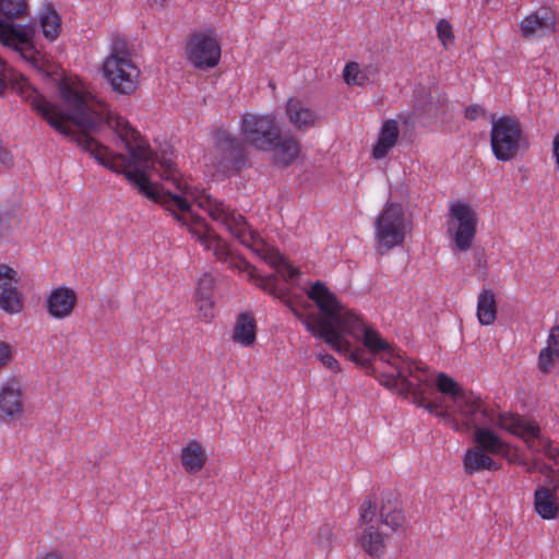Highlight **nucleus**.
<instances>
[{
    "mask_svg": "<svg viewBox=\"0 0 559 559\" xmlns=\"http://www.w3.org/2000/svg\"><path fill=\"white\" fill-rule=\"evenodd\" d=\"M475 447L491 455H507L509 445L496 432L487 426H478L474 428Z\"/></svg>",
    "mask_w": 559,
    "mask_h": 559,
    "instance_id": "21",
    "label": "nucleus"
},
{
    "mask_svg": "<svg viewBox=\"0 0 559 559\" xmlns=\"http://www.w3.org/2000/svg\"><path fill=\"white\" fill-rule=\"evenodd\" d=\"M0 163L7 168L13 165L12 154L3 146L2 141H0Z\"/></svg>",
    "mask_w": 559,
    "mask_h": 559,
    "instance_id": "46",
    "label": "nucleus"
},
{
    "mask_svg": "<svg viewBox=\"0 0 559 559\" xmlns=\"http://www.w3.org/2000/svg\"><path fill=\"white\" fill-rule=\"evenodd\" d=\"M436 385L439 392L450 396L452 403L466 391L454 379L443 372L438 373Z\"/></svg>",
    "mask_w": 559,
    "mask_h": 559,
    "instance_id": "31",
    "label": "nucleus"
},
{
    "mask_svg": "<svg viewBox=\"0 0 559 559\" xmlns=\"http://www.w3.org/2000/svg\"><path fill=\"white\" fill-rule=\"evenodd\" d=\"M437 35L444 48L454 41V34L451 23L448 20H440L436 26Z\"/></svg>",
    "mask_w": 559,
    "mask_h": 559,
    "instance_id": "35",
    "label": "nucleus"
},
{
    "mask_svg": "<svg viewBox=\"0 0 559 559\" xmlns=\"http://www.w3.org/2000/svg\"><path fill=\"white\" fill-rule=\"evenodd\" d=\"M405 513L403 502L399 497H394L393 500H386V526L396 531L405 524Z\"/></svg>",
    "mask_w": 559,
    "mask_h": 559,
    "instance_id": "30",
    "label": "nucleus"
},
{
    "mask_svg": "<svg viewBox=\"0 0 559 559\" xmlns=\"http://www.w3.org/2000/svg\"><path fill=\"white\" fill-rule=\"evenodd\" d=\"M477 319L483 325H490L497 318V302L490 289H481L477 298Z\"/></svg>",
    "mask_w": 559,
    "mask_h": 559,
    "instance_id": "28",
    "label": "nucleus"
},
{
    "mask_svg": "<svg viewBox=\"0 0 559 559\" xmlns=\"http://www.w3.org/2000/svg\"><path fill=\"white\" fill-rule=\"evenodd\" d=\"M386 389L404 397H412L414 404L430 414L451 418L452 413L442 409L441 402L432 400L435 393L432 373L427 365L411 361L401 355V350L386 343Z\"/></svg>",
    "mask_w": 559,
    "mask_h": 559,
    "instance_id": "5",
    "label": "nucleus"
},
{
    "mask_svg": "<svg viewBox=\"0 0 559 559\" xmlns=\"http://www.w3.org/2000/svg\"><path fill=\"white\" fill-rule=\"evenodd\" d=\"M377 506L372 501H365L361 506L360 522L366 524L359 543L362 549L373 559H380L384 550L383 533L379 528V524L384 523L383 507H381L379 516L376 519V525L372 521L376 518Z\"/></svg>",
    "mask_w": 559,
    "mask_h": 559,
    "instance_id": "10",
    "label": "nucleus"
},
{
    "mask_svg": "<svg viewBox=\"0 0 559 559\" xmlns=\"http://www.w3.org/2000/svg\"><path fill=\"white\" fill-rule=\"evenodd\" d=\"M19 283L17 272L8 264H0V308L7 313H19L24 307L22 293L16 287Z\"/></svg>",
    "mask_w": 559,
    "mask_h": 559,
    "instance_id": "15",
    "label": "nucleus"
},
{
    "mask_svg": "<svg viewBox=\"0 0 559 559\" xmlns=\"http://www.w3.org/2000/svg\"><path fill=\"white\" fill-rule=\"evenodd\" d=\"M274 163L282 168L292 165L298 157L300 144L294 136H282V130L278 132V140L272 144Z\"/></svg>",
    "mask_w": 559,
    "mask_h": 559,
    "instance_id": "22",
    "label": "nucleus"
},
{
    "mask_svg": "<svg viewBox=\"0 0 559 559\" xmlns=\"http://www.w3.org/2000/svg\"><path fill=\"white\" fill-rule=\"evenodd\" d=\"M372 156L376 159L384 157V122H382L376 145L372 150Z\"/></svg>",
    "mask_w": 559,
    "mask_h": 559,
    "instance_id": "42",
    "label": "nucleus"
},
{
    "mask_svg": "<svg viewBox=\"0 0 559 559\" xmlns=\"http://www.w3.org/2000/svg\"><path fill=\"white\" fill-rule=\"evenodd\" d=\"M4 61L0 58V68L2 69L4 67Z\"/></svg>",
    "mask_w": 559,
    "mask_h": 559,
    "instance_id": "52",
    "label": "nucleus"
},
{
    "mask_svg": "<svg viewBox=\"0 0 559 559\" xmlns=\"http://www.w3.org/2000/svg\"><path fill=\"white\" fill-rule=\"evenodd\" d=\"M198 309L200 311V314L204 318L205 321H209L213 318V307L214 302L212 300V297H205V298H195Z\"/></svg>",
    "mask_w": 559,
    "mask_h": 559,
    "instance_id": "38",
    "label": "nucleus"
},
{
    "mask_svg": "<svg viewBox=\"0 0 559 559\" xmlns=\"http://www.w3.org/2000/svg\"><path fill=\"white\" fill-rule=\"evenodd\" d=\"M219 148L224 157L230 162L233 169L237 173L247 167L248 156L243 143L229 133L223 132L218 136Z\"/></svg>",
    "mask_w": 559,
    "mask_h": 559,
    "instance_id": "19",
    "label": "nucleus"
},
{
    "mask_svg": "<svg viewBox=\"0 0 559 559\" xmlns=\"http://www.w3.org/2000/svg\"><path fill=\"white\" fill-rule=\"evenodd\" d=\"M43 559H61V557L56 552H49Z\"/></svg>",
    "mask_w": 559,
    "mask_h": 559,
    "instance_id": "49",
    "label": "nucleus"
},
{
    "mask_svg": "<svg viewBox=\"0 0 559 559\" xmlns=\"http://www.w3.org/2000/svg\"><path fill=\"white\" fill-rule=\"evenodd\" d=\"M545 352H554L559 355V325H554L548 334Z\"/></svg>",
    "mask_w": 559,
    "mask_h": 559,
    "instance_id": "39",
    "label": "nucleus"
},
{
    "mask_svg": "<svg viewBox=\"0 0 559 559\" xmlns=\"http://www.w3.org/2000/svg\"><path fill=\"white\" fill-rule=\"evenodd\" d=\"M453 414L461 419V423L453 419L454 429L457 431L474 429L478 426L497 425L520 437L532 451L543 452L551 459L558 454V450L552 448L550 441L540 436L537 424L520 415L498 414L473 391L466 390L455 399Z\"/></svg>",
    "mask_w": 559,
    "mask_h": 559,
    "instance_id": "3",
    "label": "nucleus"
},
{
    "mask_svg": "<svg viewBox=\"0 0 559 559\" xmlns=\"http://www.w3.org/2000/svg\"><path fill=\"white\" fill-rule=\"evenodd\" d=\"M463 467L467 475H474L481 471H498L501 465L491 457V454L473 447L466 451L463 457Z\"/></svg>",
    "mask_w": 559,
    "mask_h": 559,
    "instance_id": "23",
    "label": "nucleus"
},
{
    "mask_svg": "<svg viewBox=\"0 0 559 559\" xmlns=\"http://www.w3.org/2000/svg\"><path fill=\"white\" fill-rule=\"evenodd\" d=\"M22 414V391L19 382L12 379L0 392V420L20 418Z\"/></svg>",
    "mask_w": 559,
    "mask_h": 559,
    "instance_id": "17",
    "label": "nucleus"
},
{
    "mask_svg": "<svg viewBox=\"0 0 559 559\" xmlns=\"http://www.w3.org/2000/svg\"><path fill=\"white\" fill-rule=\"evenodd\" d=\"M557 359H559V355H555L554 352H545V348H542L538 355V368L544 373H549Z\"/></svg>",
    "mask_w": 559,
    "mask_h": 559,
    "instance_id": "37",
    "label": "nucleus"
},
{
    "mask_svg": "<svg viewBox=\"0 0 559 559\" xmlns=\"http://www.w3.org/2000/svg\"><path fill=\"white\" fill-rule=\"evenodd\" d=\"M35 25L15 24L0 19V43L19 51L21 56L32 62H36L34 47Z\"/></svg>",
    "mask_w": 559,
    "mask_h": 559,
    "instance_id": "11",
    "label": "nucleus"
},
{
    "mask_svg": "<svg viewBox=\"0 0 559 559\" xmlns=\"http://www.w3.org/2000/svg\"><path fill=\"white\" fill-rule=\"evenodd\" d=\"M76 301L78 296L72 288L59 287L50 293L46 302L51 317L63 319L72 313Z\"/></svg>",
    "mask_w": 559,
    "mask_h": 559,
    "instance_id": "18",
    "label": "nucleus"
},
{
    "mask_svg": "<svg viewBox=\"0 0 559 559\" xmlns=\"http://www.w3.org/2000/svg\"><path fill=\"white\" fill-rule=\"evenodd\" d=\"M286 114L290 123L298 130H306L317 121V114L307 107L297 98H289L286 104Z\"/></svg>",
    "mask_w": 559,
    "mask_h": 559,
    "instance_id": "25",
    "label": "nucleus"
},
{
    "mask_svg": "<svg viewBox=\"0 0 559 559\" xmlns=\"http://www.w3.org/2000/svg\"><path fill=\"white\" fill-rule=\"evenodd\" d=\"M130 61L131 60V52L129 49L128 41L126 38L117 35L112 38L111 47H110V53L108 57L105 58L104 61Z\"/></svg>",
    "mask_w": 559,
    "mask_h": 559,
    "instance_id": "33",
    "label": "nucleus"
},
{
    "mask_svg": "<svg viewBox=\"0 0 559 559\" xmlns=\"http://www.w3.org/2000/svg\"><path fill=\"white\" fill-rule=\"evenodd\" d=\"M552 156L555 165L559 169V132L552 139Z\"/></svg>",
    "mask_w": 559,
    "mask_h": 559,
    "instance_id": "47",
    "label": "nucleus"
},
{
    "mask_svg": "<svg viewBox=\"0 0 559 559\" xmlns=\"http://www.w3.org/2000/svg\"><path fill=\"white\" fill-rule=\"evenodd\" d=\"M374 225H376V235H377V240H378L377 250H378V253L380 255H382L383 254L382 245L384 241V209L379 213Z\"/></svg>",
    "mask_w": 559,
    "mask_h": 559,
    "instance_id": "40",
    "label": "nucleus"
},
{
    "mask_svg": "<svg viewBox=\"0 0 559 559\" xmlns=\"http://www.w3.org/2000/svg\"><path fill=\"white\" fill-rule=\"evenodd\" d=\"M124 177L147 199L167 209L178 223L186 225L209 249L212 248L218 260H227L230 255L227 242L213 231L203 217L191 213V204L186 198L152 183L144 170L124 171Z\"/></svg>",
    "mask_w": 559,
    "mask_h": 559,
    "instance_id": "4",
    "label": "nucleus"
},
{
    "mask_svg": "<svg viewBox=\"0 0 559 559\" xmlns=\"http://www.w3.org/2000/svg\"><path fill=\"white\" fill-rule=\"evenodd\" d=\"M181 464L189 474L199 473L205 465L206 454L198 440H191L180 454Z\"/></svg>",
    "mask_w": 559,
    "mask_h": 559,
    "instance_id": "26",
    "label": "nucleus"
},
{
    "mask_svg": "<svg viewBox=\"0 0 559 559\" xmlns=\"http://www.w3.org/2000/svg\"><path fill=\"white\" fill-rule=\"evenodd\" d=\"M102 71L112 92L120 95H131L139 87L140 70L132 60L104 61Z\"/></svg>",
    "mask_w": 559,
    "mask_h": 559,
    "instance_id": "12",
    "label": "nucleus"
},
{
    "mask_svg": "<svg viewBox=\"0 0 559 559\" xmlns=\"http://www.w3.org/2000/svg\"><path fill=\"white\" fill-rule=\"evenodd\" d=\"M12 357V346L0 341V369L3 368Z\"/></svg>",
    "mask_w": 559,
    "mask_h": 559,
    "instance_id": "43",
    "label": "nucleus"
},
{
    "mask_svg": "<svg viewBox=\"0 0 559 559\" xmlns=\"http://www.w3.org/2000/svg\"><path fill=\"white\" fill-rule=\"evenodd\" d=\"M197 200L200 207L206 210L214 221H221L242 245L262 254L263 259L272 266H284L287 271V278L292 280L300 274L296 267L286 263L277 249L266 247L258 233L249 228L245 216L236 214L235 211L229 210L223 202L215 200L212 195L204 192Z\"/></svg>",
    "mask_w": 559,
    "mask_h": 559,
    "instance_id": "6",
    "label": "nucleus"
},
{
    "mask_svg": "<svg viewBox=\"0 0 559 559\" xmlns=\"http://www.w3.org/2000/svg\"><path fill=\"white\" fill-rule=\"evenodd\" d=\"M399 138V126L395 120H386V152L392 148Z\"/></svg>",
    "mask_w": 559,
    "mask_h": 559,
    "instance_id": "41",
    "label": "nucleus"
},
{
    "mask_svg": "<svg viewBox=\"0 0 559 559\" xmlns=\"http://www.w3.org/2000/svg\"><path fill=\"white\" fill-rule=\"evenodd\" d=\"M319 358L326 368L335 372L341 370L338 361L331 354H319Z\"/></svg>",
    "mask_w": 559,
    "mask_h": 559,
    "instance_id": "45",
    "label": "nucleus"
},
{
    "mask_svg": "<svg viewBox=\"0 0 559 559\" xmlns=\"http://www.w3.org/2000/svg\"><path fill=\"white\" fill-rule=\"evenodd\" d=\"M38 16L44 37L49 41H55L61 33V16L55 9L53 3L45 2Z\"/></svg>",
    "mask_w": 559,
    "mask_h": 559,
    "instance_id": "24",
    "label": "nucleus"
},
{
    "mask_svg": "<svg viewBox=\"0 0 559 559\" xmlns=\"http://www.w3.org/2000/svg\"><path fill=\"white\" fill-rule=\"evenodd\" d=\"M379 73V67L367 64L364 71H360L357 62H348L343 71V79L348 85H364L366 81H374V75Z\"/></svg>",
    "mask_w": 559,
    "mask_h": 559,
    "instance_id": "29",
    "label": "nucleus"
},
{
    "mask_svg": "<svg viewBox=\"0 0 559 559\" xmlns=\"http://www.w3.org/2000/svg\"><path fill=\"white\" fill-rule=\"evenodd\" d=\"M254 278L255 285L281 300L302 322L314 337L324 341L338 352H345L367 374L373 373L372 359L384 350V341L353 310L341 304L324 282L317 281L306 292L307 297L318 307L319 313L301 296L289 297L286 288H278L276 275H254V266L240 260Z\"/></svg>",
    "mask_w": 559,
    "mask_h": 559,
    "instance_id": "2",
    "label": "nucleus"
},
{
    "mask_svg": "<svg viewBox=\"0 0 559 559\" xmlns=\"http://www.w3.org/2000/svg\"><path fill=\"white\" fill-rule=\"evenodd\" d=\"M214 285V277L209 273H204L199 280L198 287L195 289V298L212 297Z\"/></svg>",
    "mask_w": 559,
    "mask_h": 559,
    "instance_id": "36",
    "label": "nucleus"
},
{
    "mask_svg": "<svg viewBox=\"0 0 559 559\" xmlns=\"http://www.w3.org/2000/svg\"><path fill=\"white\" fill-rule=\"evenodd\" d=\"M17 84L21 95L51 128L75 142L102 166L124 175V171H130L127 169L130 165L150 168L158 163L164 180L173 182L177 190L191 194V187L180 181L176 165L167 157L168 151L171 153L170 146L160 154L153 151L126 119L114 117L106 107L102 110L93 108L66 79L58 83L66 110L50 105L25 78Z\"/></svg>",
    "mask_w": 559,
    "mask_h": 559,
    "instance_id": "1",
    "label": "nucleus"
},
{
    "mask_svg": "<svg viewBox=\"0 0 559 559\" xmlns=\"http://www.w3.org/2000/svg\"><path fill=\"white\" fill-rule=\"evenodd\" d=\"M333 527L329 524H323L319 527L314 543L322 551H328L332 547Z\"/></svg>",
    "mask_w": 559,
    "mask_h": 559,
    "instance_id": "34",
    "label": "nucleus"
},
{
    "mask_svg": "<svg viewBox=\"0 0 559 559\" xmlns=\"http://www.w3.org/2000/svg\"><path fill=\"white\" fill-rule=\"evenodd\" d=\"M534 510L543 520L559 516V498L556 488L538 486L534 492Z\"/></svg>",
    "mask_w": 559,
    "mask_h": 559,
    "instance_id": "20",
    "label": "nucleus"
},
{
    "mask_svg": "<svg viewBox=\"0 0 559 559\" xmlns=\"http://www.w3.org/2000/svg\"><path fill=\"white\" fill-rule=\"evenodd\" d=\"M189 60L199 69L215 67L221 58L217 40L204 34H195L187 47Z\"/></svg>",
    "mask_w": 559,
    "mask_h": 559,
    "instance_id": "14",
    "label": "nucleus"
},
{
    "mask_svg": "<svg viewBox=\"0 0 559 559\" xmlns=\"http://www.w3.org/2000/svg\"><path fill=\"white\" fill-rule=\"evenodd\" d=\"M556 21V14L551 8L540 7L521 21V35L527 39L545 36L555 31Z\"/></svg>",
    "mask_w": 559,
    "mask_h": 559,
    "instance_id": "16",
    "label": "nucleus"
},
{
    "mask_svg": "<svg viewBox=\"0 0 559 559\" xmlns=\"http://www.w3.org/2000/svg\"><path fill=\"white\" fill-rule=\"evenodd\" d=\"M478 214L467 202L450 204L447 218V233L460 251H467L476 237Z\"/></svg>",
    "mask_w": 559,
    "mask_h": 559,
    "instance_id": "8",
    "label": "nucleus"
},
{
    "mask_svg": "<svg viewBox=\"0 0 559 559\" xmlns=\"http://www.w3.org/2000/svg\"><path fill=\"white\" fill-rule=\"evenodd\" d=\"M167 0H147L151 7L163 8Z\"/></svg>",
    "mask_w": 559,
    "mask_h": 559,
    "instance_id": "48",
    "label": "nucleus"
},
{
    "mask_svg": "<svg viewBox=\"0 0 559 559\" xmlns=\"http://www.w3.org/2000/svg\"><path fill=\"white\" fill-rule=\"evenodd\" d=\"M281 127L275 118L246 114L241 121V132L247 142L259 151H270L272 144L278 140Z\"/></svg>",
    "mask_w": 559,
    "mask_h": 559,
    "instance_id": "9",
    "label": "nucleus"
},
{
    "mask_svg": "<svg viewBox=\"0 0 559 559\" xmlns=\"http://www.w3.org/2000/svg\"><path fill=\"white\" fill-rule=\"evenodd\" d=\"M257 322L250 312H241L236 319L233 331V340L243 346H250L255 342Z\"/></svg>",
    "mask_w": 559,
    "mask_h": 559,
    "instance_id": "27",
    "label": "nucleus"
},
{
    "mask_svg": "<svg viewBox=\"0 0 559 559\" xmlns=\"http://www.w3.org/2000/svg\"><path fill=\"white\" fill-rule=\"evenodd\" d=\"M413 229L412 214L402 203L386 205V249L402 246Z\"/></svg>",
    "mask_w": 559,
    "mask_h": 559,
    "instance_id": "13",
    "label": "nucleus"
},
{
    "mask_svg": "<svg viewBox=\"0 0 559 559\" xmlns=\"http://www.w3.org/2000/svg\"><path fill=\"white\" fill-rule=\"evenodd\" d=\"M27 8L26 0H0V15L8 21H13L24 15Z\"/></svg>",
    "mask_w": 559,
    "mask_h": 559,
    "instance_id": "32",
    "label": "nucleus"
},
{
    "mask_svg": "<svg viewBox=\"0 0 559 559\" xmlns=\"http://www.w3.org/2000/svg\"><path fill=\"white\" fill-rule=\"evenodd\" d=\"M490 145L493 156L500 162L514 159L527 146L522 123L514 116H491Z\"/></svg>",
    "mask_w": 559,
    "mask_h": 559,
    "instance_id": "7",
    "label": "nucleus"
},
{
    "mask_svg": "<svg viewBox=\"0 0 559 559\" xmlns=\"http://www.w3.org/2000/svg\"><path fill=\"white\" fill-rule=\"evenodd\" d=\"M379 381L380 384H384V381L382 380V374H380L379 377H376Z\"/></svg>",
    "mask_w": 559,
    "mask_h": 559,
    "instance_id": "51",
    "label": "nucleus"
},
{
    "mask_svg": "<svg viewBox=\"0 0 559 559\" xmlns=\"http://www.w3.org/2000/svg\"><path fill=\"white\" fill-rule=\"evenodd\" d=\"M7 90V83L3 79H0V95Z\"/></svg>",
    "mask_w": 559,
    "mask_h": 559,
    "instance_id": "50",
    "label": "nucleus"
},
{
    "mask_svg": "<svg viewBox=\"0 0 559 559\" xmlns=\"http://www.w3.org/2000/svg\"><path fill=\"white\" fill-rule=\"evenodd\" d=\"M486 110L479 105L473 104L465 108V118L468 120H476L477 118L485 116Z\"/></svg>",
    "mask_w": 559,
    "mask_h": 559,
    "instance_id": "44",
    "label": "nucleus"
}]
</instances>
